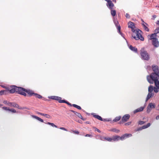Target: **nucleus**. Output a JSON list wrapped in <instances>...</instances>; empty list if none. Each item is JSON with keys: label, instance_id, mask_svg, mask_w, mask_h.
Wrapping results in <instances>:
<instances>
[{"label": "nucleus", "instance_id": "f257e3e1", "mask_svg": "<svg viewBox=\"0 0 159 159\" xmlns=\"http://www.w3.org/2000/svg\"><path fill=\"white\" fill-rule=\"evenodd\" d=\"M153 75H154V76H155V77L152 78L147 77V79L148 81L150 84H153L154 82V83L155 87H154V91L156 93H157L159 92V81L158 80L159 77L155 74H153Z\"/></svg>", "mask_w": 159, "mask_h": 159}, {"label": "nucleus", "instance_id": "f03ea898", "mask_svg": "<svg viewBox=\"0 0 159 159\" xmlns=\"http://www.w3.org/2000/svg\"><path fill=\"white\" fill-rule=\"evenodd\" d=\"M152 69L154 73H152L150 75L148 76L147 77H149V78H152L154 77H155L154 75L153 74H155L159 77V69H158V66H152Z\"/></svg>", "mask_w": 159, "mask_h": 159}, {"label": "nucleus", "instance_id": "7ed1b4c3", "mask_svg": "<svg viewBox=\"0 0 159 159\" xmlns=\"http://www.w3.org/2000/svg\"><path fill=\"white\" fill-rule=\"evenodd\" d=\"M135 36H133V37L136 40L140 39L141 41L144 40V38L142 36L141 34V31L139 30H135Z\"/></svg>", "mask_w": 159, "mask_h": 159}, {"label": "nucleus", "instance_id": "20e7f679", "mask_svg": "<svg viewBox=\"0 0 159 159\" xmlns=\"http://www.w3.org/2000/svg\"><path fill=\"white\" fill-rule=\"evenodd\" d=\"M141 55L142 58L145 60H148L149 59V56L147 52L142 49L141 50Z\"/></svg>", "mask_w": 159, "mask_h": 159}, {"label": "nucleus", "instance_id": "39448f33", "mask_svg": "<svg viewBox=\"0 0 159 159\" xmlns=\"http://www.w3.org/2000/svg\"><path fill=\"white\" fill-rule=\"evenodd\" d=\"M16 89H17L16 93L25 96H26V94L25 93V89L21 87H18L16 88Z\"/></svg>", "mask_w": 159, "mask_h": 159}, {"label": "nucleus", "instance_id": "423d86ee", "mask_svg": "<svg viewBox=\"0 0 159 159\" xmlns=\"http://www.w3.org/2000/svg\"><path fill=\"white\" fill-rule=\"evenodd\" d=\"M3 103L10 107H14L20 108L19 107V105L17 104L14 102H8L7 101L5 100L3 101Z\"/></svg>", "mask_w": 159, "mask_h": 159}, {"label": "nucleus", "instance_id": "0eeeda50", "mask_svg": "<svg viewBox=\"0 0 159 159\" xmlns=\"http://www.w3.org/2000/svg\"><path fill=\"white\" fill-rule=\"evenodd\" d=\"M16 86L15 85H12L10 86V88H8L7 91H8V92H9L10 93H13L15 92H16L17 88Z\"/></svg>", "mask_w": 159, "mask_h": 159}, {"label": "nucleus", "instance_id": "6e6552de", "mask_svg": "<svg viewBox=\"0 0 159 159\" xmlns=\"http://www.w3.org/2000/svg\"><path fill=\"white\" fill-rule=\"evenodd\" d=\"M128 26L129 28H130L131 29L132 31L134 33L135 32V26L134 23L131 22L129 21L128 23Z\"/></svg>", "mask_w": 159, "mask_h": 159}, {"label": "nucleus", "instance_id": "1a4fd4ad", "mask_svg": "<svg viewBox=\"0 0 159 159\" xmlns=\"http://www.w3.org/2000/svg\"><path fill=\"white\" fill-rule=\"evenodd\" d=\"M152 44L155 48H157L159 46V42L157 39H154L152 41Z\"/></svg>", "mask_w": 159, "mask_h": 159}, {"label": "nucleus", "instance_id": "9d476101", "mask_svg": "<svg viewBox=\"0 0 159 159\" xmlns=\"http://www.w3.org/2000/svg\"><path fill=\"white\" fill-rule=\"evenodd\" d=\"M130 115L129 114H126L121 119V121L123 122L127 121L129 119Z\"/></svg>", "mask_w": 159, "mask_h": 159}, {"label": "nucleus", "instance_id": "9b49d317", "mask_svg": "<svg viewBox=\"0 0 159 159\" xmlns=\"http://www.w3.org/2000/svg\"><path fill=\"white\" fill-rule=\"evenodd\" d=\"M49 98L52 99L57 100L59 103H61V102L62 101V100H61V98L58 96H51Z\"/></svg>", "mask_w": 159, "mask_h": 159}, {"label": "nucleus", "instance_id": "f8f14e48", "mask_svg": "<svg viewBox=\"0 0 159 159\" xmlns=\"http://www.w3.org/2000/svg\"><path fill=\"white\" fill-rule=\"evenodd\" d=\"M157 34H152L151 35H149L148 36V38L149 40H151L152 41L154 39H157Z\"/></svg>", "mask_w": 159, "mask_h": 159}, {"label": "nucleus", "instance_id": "ddd939ff", "mask_svg": "<svg viewBox=\"0 0 159 159\" xmlns=\"http://www.w3.org/2000/svg\"><path fill=\"white\" fill-rule=\"evenodd\" d=\"M143 21V23H142V25L143 26V27L144 29V30L148 32L149 31V30L148 28L147 27V25H148V24L146 23H145Z\"/></svg>", "mask_w": 159, "mask_h": 159}, {"label": "nucleus", "instance_id": "4468645a", "mask_svg": "<svg viewBox=\"0 0 159 159\" xmlns=\"http://www.w3.org/2000/svg\"><path fill=\"white\" fill-rule=\"evenodd\" d=\"M100 139L102 141H104L105 140H106L107 141L109 142H111L112 140V138L108 137H101L100 138Z\"/></svg>", "mask_w": 159, "mask_h": 159}, {"label": "nucleus", "instance_id": "2eb2a0df", "mask_svg": "<svg viewBox=\"0 0 159 159\" xmlns=\"http://www.w3.org/2000/svg\"><path fill=\"white\" fill-rule=\"evenodd\" d=\"M27 93L28 95H29L30 96H32V95H34V92L30 90H26L25 89V93Z\"/></svg>", "mask_w": 159, "mask_h": 159}, {"label": "nucleus", "instance_id": "dca6fc26", "mask_svg": "<svg viewBox=\"0 0 159 159\" xmlns=\"http://www.w3.org/2000/svg\"><path fill=\"white\" fill-rule=\"evenodd\" d=\"M107 6L110 9H112L114 5L111 1L110 0L107 2Z\"/></svg>", "mask_w": 159, "mask_h": 159}, {"label": "nucleus", "instance_id": "f3484780", "mask_svg": "<svg viewBox=\"0 0 159 159\" xmlns=\"http://www.w3.org/2000/svg\"><path fill=\"white\" fill-rule=\"evenodd\" d=\"M129 48L132 51L136 53L137 52V49L135 47H133L132 45H130L129 46Z\"/></svg>", "mask_w": 159, "mask_h": 159}, {"label": "nucleus", "instance_id": "a211bd4d", "mask_svg": "<svg viewBox=\"0 0 159 159\" xmlns=\"http://www.w3.org/2000/svg\"><path fill=\"white\" fill-rule=\"evenodd\" d=\"M144 109V107H140L137 108L134 111V113H135L137 112H140L143 111Z\"/></svg>", "mask_w": 159, "mask_h": 159}, {"label": "nucleus", "instance_id": "6ab92c4d", "mask_svg": "<svg viewBox=\"0 0 159 159\" xmlns=\"http://www.w3.org/2000/svg\"><path fill=\"white\" fill-rule=\"evenodd\" d=\"M70 111H71L72 112L74 113L79 118H80L81 119L83 120V117L80 113L77 112L76 111H75L73 110H70Z\"/></svg>", "mask_w": 159, "mask_h": 159}, {"label": "nucleus", "instance_id": "aec40b11", "mask_svg": "<svg viewBox=\"0 0 159 159\" xmlns=\"http://www.w3.org/2000/svg\"><path fill=\"white\" fill-rule=\"evenodd\" d=\"M153 94H152V92H149L148 94L146 101L147 102L149 99H150L152 96H153Z\"/></svg>", "mask_w": 159, "mask_h": 159}, {"label": "nucleus", "instance_id": "412c9836", "mask_svg": "<svg viewBox=\"0 0 159 159\" xmlns=\"http://www.w3.org/2000/svg\"><path fill=\"white\" fill-rule=\"evenodd\" d=\"M8 93V91L7 90H2L0 91V95H2L3 94H7Z\"/></svg>", "mask_w": 159, "mask_h": 159}, {"label": "nucleus", "instance_id": "4be33fe9", "mask_svg": "<svg viewBox=\"0 0 159 159\" xmlns=\"http://www.w3.org/2000/svg\"><path fill=\"white\" fill-rule=\"evenodd\" d=\"M32 116L33 118H34L40 121V122H43V120H42V119H41V118H39L38 116H34V115H32Z\"/></svg>", "mask_w": 159, "mask_h": 159}, {"label": "nucleus", "instance_id": "5701e85b", "mask_svg": "<svg viewBox=\"0 0 159 159\" xmlns=\"http://www.w3.org/2000/svg\"><path fill=\"white\" fill-rule=\"evenodd\" d=\"M112 139L114 141H118L120 140V136L117 135L114 136Z\"/></svg>", "mask_w": 159, "mask_h": 159}, {"label": "nucleus", "instance_id": "b1692460", "mask_svg": "<svg viewBox=\"0 0 159 159\" xmlns=\"http://www.w3.org/2000/svg\"><path fill=\"white\" fill-rule=\"evenodd\" d=\"M93 116L95 118H96L97 119H98V120H100L101 121L102 120V118L99 115H94V114H93Z\"/></svg>", "mask_w": 159, "mask_h": 159}, {"label": "nucleus", "instance_id": "393cba45", "mask_svg": "<svg viewBox=\"0 0 159 159\" xmlns=\"http://www.w3.org/2000/svg\"><path fill=\"white\" fill-rule=\"evenodd\" d=\"M148 106L152 109L154 108L155 107V105L152 103H149Z\"/></svg>", "mask_w": 159, "mask_h": 159}, {"label": "nucleus", "instance_id": "a878e982", "mask_svg": "<svg viewBox=\"0 0 159 159\" xmlns=\"http://www.w3.org/2000/svg\"><path fill=\"white\" fill-rule=\"evenodd\" d=\"M154 90V88L152 85H150L148 88V91L149 92H152L153 90Z\"/></svg>", "mask_w": 159, "mask_h": 159}, {"label": "nucleus", "instance_id": "bb28decb", "mask_svg": "<svg viewBox=\"0 0 159 159\" xmlns=\"http://www.w3.org/2000/svg\"><path fill=\"white\" fill-rule=\"evenodd\" d=\"M121 118V116H120L116 117L113 120V121L114 122H117L120 120V118Z\"/></svg>", "mask_w": 159, "mask_h": 159}, {"label": "nucleus", "instance_id": "cd10ccee", "mask_svg": "<svg viewBox=\"0 0 159 159\" xmlns=\"http://www.w3.org/2000/svg\"><path fill=\"white\" fill-rule=\"evenodd\" d=\"M151 125V124L150 123H148L146 125H144L142 127L143 129H145L146 128H147L148 127H149Z\"/></svg>", "mask_w": 159, "mask_h": 159}, {"label": "nucleus", "instance_id": "c85d7f7f", "mask_svg": "<svg viewBox=\"0 0 159 159\" xmlns=\"http://www.w3.org/2000/svg\"><path fill=\"white\" fill-rule=\"evenodd\" d=\"M34 96H35V97L38 98H39V99L41 98L42 97V96L41 95L37 93H35V94H34Z\"/></svg>", "mask_w": 159, "mask_h": 159}, {"label": "nucleus", "instance_id": "c756f323", "mask_svg": "<svg viewBox=\"0 0 159 159\" xmlns=\"http://www.w3.org/2000/svg\"><path fill=\"white\" fill-rule=\"evenodd\" d=\"M116 11L115 10H111V15L114 16L116 15Z\"/></svg>", "mask_w": 159, "mask_h": 159}, {"label": "nucleus", "instance_id": "7c9ffc66", "mask_svg": "<svg viewBox=\"0 0 159 159\" xmlns=\"http://www.w3.org/2000/svg\"><path fill=\"white\" fill-rule=\"evenodd\" d=\"M42 116H45L46 117L50 119L52 117L50 115L46 114L43 113Z\"/></svg>", "mask_w": 159, "mask_h": 159}, {"label": "nucleus", "instance_id": "2f4dec72", "mask_svg": "<svg viewBox=\"0 0 159 159\" xmlns=\"http://www.w3.org/2000/svg\"><path fill=\"white\" fill-rule=\"evenodd\" d=\"M118 30L119 33L121 34V35L124 38V34H122V33H121V32H120V26H118Z\"/></svg>", "mask_w": 159, "mask_h": 159}, {"label": "nucleus", "instance_id": "473e14b6", "mask_svg": "<svg viewBox=\"0 0 159 159\" xmlns=\"http://www.w3.org/2000/svg\"><path fill=\"white\" fill-rule=\"evenodd\" d=\"M111 131L117 133H119L120 131L119 130L115 128L111 129Z\"/></svg>", "mask_w": 159, "mask_h": 159}, {"label": "nucleus", "instance_id": "72a5a7b5", "mask_svg": "<svg viewBox=\"0 0 159 159\" xmlns=\"http://www.w3.org/2000/svg\"><path fill=\"white\" fill-rule=\"evenodd\" d=\"M73 106L74 107H75L79 110H80L81 109V107L80 106L76 105V104H73Z\"/></svg>", "mask_w": 159, "mask_h": 159}, {"label": "nucleus", "instance_id": "f704fd0d", "mask_svg": "<svg viewBox=\"0 0 159 159\" xmlns=\"http://www.w3.org/2000/svg\"><path fill=\"white\" fill-rule=\"evenodd\" d=\"M47 124H48V125H51L52 127H56V128H57V125H55L53 123H51L49 122H48L47 123Z\"/></svg>", "mask_w": 159, "mask_h": 159}, {"label": "nucleus", "instance_id": "c9c22d12", "mask_svg": "<svg viewBox=\"0 0 159 159\" xmlns=\"http://www.w3.org/2000/svg\"><path fill=\"white\" fill-rule=\"evenodd\" d=\"M124 135L126 139L127 138L131 137L132 135V134H126Z\"/></svg>", "mask_w": 159, "mask_h": 159}, {"label": "nucleus", "instance_id": "e433bc0d", "mask_svg": "<svg viewBox=\"0 0 159 159\" xmlns=\"http://www.w3.org/2000/svg\"><path fill=\"white\" fill-rule=\"evenodd\" d=\"M152 108L149 107L148 106L147 108V112L148 113H149L151 111Z\"/></svg>", "mask_w": 159, "mask_h": 159}, {"label": "nucleus", "instance_id": "4c0bfd02", "mask_svg": "<svg viewBox=\"0 0 159 159\" xmlns=\"http://www.w3.org/2000/svg\"><path fill=\"white\" fill-rule=\"evenodd\" d=\"M61 102V103H65L67 104L68 105L71 106V104L69 102L66 101L65 100H62V101Z\"/></svg>", "mask_w": 159, "mask_h": 159}, {"label": "nucleus", "instance_id": "58836bf2", "mask_svg": "<svg viewBox=\"0 0 159 159\" xmlns=\"http://www.w3.org/2000/svg\"><path fill=\"white\" fill-rule=\"evenodd\" d=\"M114 23L116 26H117V29H118V26H120L119 25V23H118V22L117 21L114 20Z\"/></svg>", "mask_w": 159, "mask_h": 159}, {"label": "nucleus", "instance_id": "ea45409f", "mask_svg": "<svg viewBox=\"0 0 159 159\" xmlns=\"http://www.w3.org/2000/svg\"><path fill=\"white\" fill-rule=\"evenodd\" d=\"M120 140H123L125 139H126V138L124 135H123V136H121V137L120 136Z\"/></svg>", "mask_w": 159, "mask_h": 159}, {"label": "nucleus", "instance_id": "a19ab883", "mask_svg": "<svg viewBox=\"0 0 159 159\" xmlns=\"http://www.w3.org/2000/svg\"><path fill=\"white\" fill-rule=\"evenodd\" d=\"M8 111H11L13 113L16 112V111L14 109H8Z\"/></svg>", "mask_w": 159, "mask_h": 159}, {"label": "nucleus", "instance_id": "79ce46f5", "mask_svg": "<svg viewBox=\"0 0 159 159\" xmlns=\"http://www.w3.org/2000/svg\"><path fill=\"white\" fill-rule=\"evenodd\" d=\"M145 123V122L143 121H140L139 122V124L140 125H142V124H144Z\"/></svg>", "mask_w": 159, "mask_h": 159}, {"label": "nucleus", "instance_id": "37998d69", "mask_svg": "<svg viewBox=\"0 0 159 159\" xmlns=\"http://www.w3.org/2000/svg\"><path fill=\"white\" fill-rule=\"evenodd\" d=\"M60 129H62V130H65V131H67V130L66 129V128H65L64 127H60Z\"/></svg>", "mask_w": 159, "mask_h": 159}, {"label": "nucleus", "instance_id": "c03bdc74", "mask_svg": "<svg viewBox=\"0 0 159 159\" xmlns=\"http://www.w3.org/2000/svg\"><path fill=\"white\" fill-rule=\"evenodd\" d=\"M131 124V122H127V123H125V125H130Z\"/></svg>", "mask_w": 159, "mask_h": 159}, {"label": "nucleus", "instance_id": "a18cd8bd", "mask_svg": "<svg viewBox=\"0 0 159 159\" xmlns=\"http://www.w3.org/2000/svg\"><path fill=\"white\" fill-rule=\"evenodd\" d=\"M72 131L74 133L76 134H79V133L78 131H76V130L73 131Z\"/></svg>", "mask_w": 159, "mask_h": 159}, {"label": "nucleus", "instance_id": "49530a36", "mask_svg": "<svg viewBox=\"0 0 159 159\" xmlns=\"http://www.w3.org/2000/svg\"><path fill=\"white\" fill-rule=\"evenodd\" d=\"M85 136V137H92V135L91 134H87Z\"/></svg>", "mask_w": 159, "mask_h": 159}, {"label": "nucleus", "instance_id": "de8ad7c7", "mask_svg": "<svg viewBox=\"0 0 159 159\" xmlns=\"http://www.w3.org/2000/svg\"><path fill=\"white\" fill-rule=\"evenodd\" d=\"M2 109L5 110H8V109H8L6 107H2Z\"/></svg>", "mask_w": 159, "mask_h": 159}, {"label": "nucleus", "instance_id": "09e8293b", "mask_svg": "<svg viewBox=\"0 0 159 159\" xmlns=\"http://www.w3.org/2000/svg\"><path fill=\"white\" fill-rule=\"evenodd\" d=\"M156 15H153L152 16V20H154L156 18Z\"/></svg>", "mask_w": 159, "mask_h": 159}, {"label": "nucleus", "instance_id": "8fccbe9b", "mask_svg": "<svg viewBox=\"0 0 159 159\" xmlns=\"http://www.w3.org/2000/svg\"><path fill=\"white\" fill-rule=\"evenodd\" d=\"M125 16L127 18H129L130 17L129 15L127 13L126 14Z\"/></svg>", "mask_w": 159, "mask_h": 159}, {"label": "nucleus", "instance_id": "3c124183", "mask_svg": "<svg viewBox=\"0 0 159 159\" xmlns=\"http://www.w3.org/2000/svg\"><path fill=\"white\" fill-rule=\"evenodd\" d=\"M95 130V131H97L99 133H100L101 132L97 128H96Z\"/></svg>", "mask_w": 159, "mask_h": 159}, {"label": "nucleus", "instance_id": "603ef678", "mask_svg": "<svg viewBox=\"0 0 159 159\" xmlns=\"http://www.w3.org/2000/svg\"><path fill=\"white\" fill-rule=\"evenodd\" d=\"M143 129L142 128V127H141V128H139V129H137V131H139V130H140L142 129Z\"/></svg>", "mask_w": 159, "mask_h": 159}, {"label": "nucleus", "instance_id": "864d4df0", "mask_svg": "<svg viewBox=\"0 0 159 159\" xmlns=\"http://www.w3.org/2000/svg\"><path fill=\"white\" fill-rule=\"evenodd\" d=\"M37 113L38 114H39V115H42V114H43V113H41L40 112H37Z\"/></svg>", "mask_w": 159, "mask_h": 159}, {"label": "nucleus", "instance_id": "5fc2aeb1", "mask_svg": "<svg viewBox=\"0 0 159 159\" xmlns=\"http://www.w3.org/2000/svg\"><path fill=\"white\" fill-rule=\"evenodd\" d=\"M159 119V115L157 116L156 117V120H158Z\"/></svg>", "mask_w": 159, "mask_h": 159}, {"label": "nucleus", "instance_id": "6e6d98bb", "mask_svg": "<svg viewBox=\"0 0 159 159\" xmlns=\"http://www.w3.org/2000/svg\"><path fill=\"white\" fill-rule=\"evenodd\" d=\"M105 0L107 2H109V1H110V0Z\"/></svg>", "mask_w": 159, "mask_h": 159}, {"label": "nucleus", "instance_id": "4d7b16f0", "mask_svg": "<svg viewBox=\"0 0 159 159\" xmlns=\"http://www.w3.org/2000/svg\"><path fill=\"white\" fill-rule=\"evenodd\" d=\"M112 1L113 2H116V0H112Z\"/></svg>", "mask_w": 159, "mask_h": 159}, {"label": "nucleus", "instance_id": "13d9d810", "mask_svg": "<svg viewBox=\"0 0 159 159\" xmlns=\"http://www.w3.org/2000/svg\"><path fill=\"white\" fill-rule=\"evenodd\" d=\"M156 7H159V6H156Z\"/></svg>", "mask_w": 159, "mask_h": 159}, {"label": "nucleus", "instance_id": "bf43d9fd", "mask_svg": "<svg viewBox=\"0 0 159 159\" xmlns=\"http://www.w3.org/2000/svg\"><path fill=\"white\" fill-rule=\"evenodd\" d=\"M2 106V104H0V107Z\"/></svg>", "mask_w": 159, "mask_h": 159}, {"label": "nucleus", "instance_id": "052dcab7", "mask_svg": "<svg viewBox=\"0 0 159 159\" xmlns=\"http://www.w3.org/2000/svg\"><path fill=\"white\" fill-rule=\"evenodd\" d=\"M158 25H159V24Z\"/></svg>", "mask_w": 159, "mask_h": 159}]
</instances>
